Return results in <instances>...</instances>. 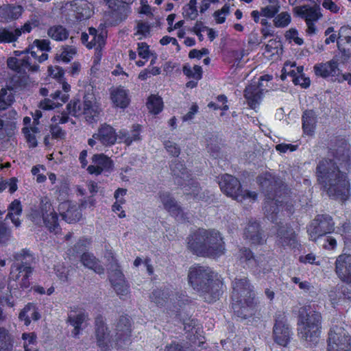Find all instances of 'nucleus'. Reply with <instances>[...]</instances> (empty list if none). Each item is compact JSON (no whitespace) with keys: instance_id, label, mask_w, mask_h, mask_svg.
<instances>
[{"instance_id":"f257e3e1","label":"nucleus","mask_w":351,"mask_h":351,"mask_svg":"<svg viewBox=\"0 0 351 351\" xmlns=\"http://www.w3.org/2000/svg\"><path fill=\"white\" fill-rule=\"evenodd\" d=\"M317 182L329 197L346 201L350 197V184L346 173L341 171L337 162L323 158L316 167Z\"/></svg>"},{"instance_id":"f03ea898","label":"nucleus","mask_w":351,"mask_h":351,"mask_svg":"<svg viewBox=\"0 0 351 351\" xmlns=\"http://www.w3.org/2000/svg\"><path fill=\"white\" fill-rule=\"evenodd\" d=\"M265 199L263 210L266 217L272 223L278 219V213L284 206V202L280 198L288 193L287 185L279 176L268 171L259 174L256 178Z\"/></svg>"},{"instance_id":"7ed1b4c3","label":"nucleus","mask_w":351,"mask_h":351,"mask_svg":"<svg viewBox=\"0 0 351 351\" xmlns=\"http://www.w3.org/2000/svg\"><path fill=\"white\" fill-rule=\"evenodd\" d=\"M188 249L201 257L219 258L226 252V244L221 233L215 229L199 228L187 237Z\"/></svg>"},{"instance_id":"20e7f679","label":"nucleus","mask_w":351,"mask_h":351,"mask_svg":"<svg viewBox=\"0 0 351 351\" xmlns=\"http://www.w3.org/2000/svg\"><path fill=\"white\" fill-rule=\"evenodd\" d=\"M95 335L97 346L104 351H110L112 348L120 350L123 346L130 343L132 334L131 319L127 315H121L115 325L116 335L113 338L101 315L95 320Z\"/></svg>"},{"instance_id":"39448f33","label":"nucleus","mask_w":351,"mask_h":351,"mask_svg":"<svg viewBox=\"0 0 351 351\" xmlns=\"http://www.w3.org/2000/svg\"><path fill=\"white\" fill-rule=\"evenodd\" d=\"M189 284L208 303L219 300L222 293L223 282L217 274L208 266L195 265L189 268Z\"/></svg>"},{"instance_id":"423d86ee","label":"nucleus","mask_w":351,"mask_h":351,"mask_svg":"<svg viewBox=\"0 0 351 351\" xmlns=\"http://www.w3.org/2000/svg\"><path fill=\"white\" fill-rule=\"evenodd\" d=\"M231 298L234 315L241 319H247L254 315L256 302L254 287L247 278H235Z\"/></svg>"},{"instance_id":"0eeeda50","label":"nucleus","mask_w":351,"mask_h":351,"mask_svg":"<svg viewBox=\"0 0 351 351\" xmlns=\"http://www.w3.org/2000/svg\"><path fill=\"white\" fill-rule=\"evenodd\" d=\"M298 334L310 344L315 345L322 332V315L311 310V306H304L298 311Z\"/></svg>"},{"instance_id":"6e6552de","label":"nucleus","mask_w":351,"mask_h":351,"mask_svg":"<svg viewBox=\"0 0 351 351\" xmlns=\"http://www.w3.org/2000/svg\"><path fill=\"white\" fill-rule=\"evenodd\" d=\"M170 169L172 175L175 177L177 184L186 191H189L186 192V195H191L197 199L204 198L201 195L199 196L201 189L199 183L189 172L184 161L173 160L170 164Z\"/></svg>"},{"instance_id":"1a4fd4ad","label":"nucleus","mask_w":351,"mask_h":351,"mask_svg":"<svg viewBox=\"0 0 351 351\" xmlns=\"http://www.w3.org/2000/svg\"><path fill=\"white\" fill-rule=\"evenodd\" d=\"M219 185L223 194L237 202H242L250 199L254 202L258 199L256 192L243 189L240 180L230 174L222 175L219 181Z\"/></svg>"},{"instance_id":"9d476101","label":"nucleus","mask_w":351,"mask_h":351,"mask_svg":"<svg viewBox=\"0 0 351 351\" xmlns=\"http://www.w3.org/2000/svg\"><path fill=\"white\" fill-rule=\"evenodd\" d=\"M335 223L328 214H317L306 226L310 241L317 242L320 238L334 232Z\"/></svg>"},{"instance_id":"9b49d317","label":"nucleus","mask_w":351,"mask_h":351,"mask_svg":"<svg viewBox=\"0 0 351 351\" xmlns=\"http://www.w3.org/2000/svg\"><path fill=\"white\" fill-rule=\"evenodd\" d=\"M336 328L339 332H336L335 328H331L328 332V350L351 351V336L343 329Z\"/></svg>"},{"instance_id":"f8f14e48","label":"nucleus","mask_w":351,"mask_h":351,"mask_svg":"<svg viewBox=\"0 0 351 351\" xmlns=\"http://www.w3.org/2000/svg\"><path fill=\"white\" fill-rule=\"evenodd\" d=\"M273 338L277 344L284 347L290 342L291 330L287 324L286 315L284 312H278L276 314Z\"/></svg>"},{"instance_id":"ddd939ff","label":"nucleus","mask_w":351,"mask_h":351,"mask_svg":"<svg viewBox=\"0 0 351 351\" xmlns=\"http://www.w3.org/2000/svg\"><path fill=\"white\" fill-rule=\"evenodd\" d=\"M89 35L93 36L91 41H89V50L94 48L95 54L93 57V65L91 71L100 64L102 56L103 49L106 45L107 32L101 30L100 34H97V30L93 27H89Z\"/></svg>"},{"instance_id":"4468645a","label":"nucleus","mask_w":351,"mask_h":351,"mask_svg":"<svg viewBox=\"0 0 351 351\" xmlns=\"http://www.w3.org/2000/svg\"><path fill=\"white\" fill-rule=\"evenodd\" d=\"M158 198L163 206V208L171 217L175 219H185L186 213L184 212L182 207L169 191H159Z\"/></svg>"},{"instance_id":"2eb2a0df","label":"nucleus","mask_w":351,"mask_h":351,"mask_svg":"<svg viewBox=\"0 0 351 351\" xmlns=\"http://www.w3.org/2000/svg\"><path fill=\"white\" fill-rule=\"evenodd\" d=\"M313 71L317 77L323 79L330 78L332 82H336V77L340 75L339 62L335 58L315 64L313 66Z\"/></svg>"},{"instance_id":"dca6fc26","label":"nucleus","mask_w":351,"mask_h":351,"mask_svg":"<svg viewBox=\"0 0 351 351\" xmlns=\"http://www.w3.org/2000/svg\"><path fill=\"white\" fill-rule=\"evenodd\" d=\"M33 272V267H22L19 265H11L9 278L17 282L20 288L27 289L31 285L29 277Z\"/></svg>"},{"instance_id":"f3484780","label":"nucleus","mask_w":351,"mask_h":351,"mask_svg":"<svg viewBox=\"0 0 351 351\" xmlns=\"http://www.w3.org/2000/svg\"><path fill=\"white\" fill-rule=\"evenodd\" d=\"M93 138H89V146L93 147L95 145V140L99 141L105 146L114 145L117 139V134L115 130L108 124L101 125L97 134H93Z\"/></svg>"},{"instance_id":"a211bd4d","label":"nucleus","mask_w":351,"mask_h":351,"mask_svg":"<svg viewBox=\"0 0 351 351\" xmlns=\"http://www.w3.org/2000/svg\"><path fill=\"white\" fill-rule=\"evenodd\" d=\"M336 141L337 148L334 152V158L340 167L349 172L351 170V157L348 142L344 138H338Z\"/></svg>"},{"instance_id":"6ab92c4d","label":"nucleus","mask_w":351,"mask_h":351,"mask_svg":"<svg viewBox=\"0 0 351 351\" xmlns=\"http://www.w3.org/2000/svg\"><path fill=\"white\" fill-rule=\"evenodd\" d=\"M335 272L341 281L351 284V254H341L337 258Z\"/></svg>"},{"instance_id":"aec40b11","label":"nucleus","mask_w":351,"mask_h":351,"mask_svg":"<svg viewBox=\"0 0 351 351\" xmlns=\"http://www.w3.org/2000/svg\"><path fill=\"white\" fill-rule=\"evenodd\" d=\"M93 165H89V174L99 175L103 171L112 170L113 161L104 154H94L92 157Z\"/></svg>"},{"instance_id":"412c9836","label":"nucleus","mask_w":351,"mask_h":351,"mask_svg":"<svg viewBox=\"0 0 351 351\" xmlns=\"http://www.w3.org/2000/svg\"><path fill=\"white\" fill-rule=\"evenodd\" d=\"M239 253V261L245 264L247 268L258 270L262 267V255L255 256L254 252L246 247H241Z\"/></svg>"},{"instance_id":"4be33fe9","label":"nucleus","mask_w":351,"mask_h":351,"mask_svg":"<svg viewBox=\"0 0 351 351\" xmlns=\"http://www.w3.org/2000/svg\"><path fill=\"white\" fill-rule=\"evenodd\" d=\"M110 282L120 298L126 295L129 293L130 286L125 280L124 274L121 269L117 268L112 271L110 276Z\"/></svg>"},{"instance_id":"5701e85b","label":"nucleus","mask_w":351,"mask_h":351,"mask_svg":"<svg viewBox=\"0 0 351 351\" xmlns=\"http://www.w3.org/2000/svg\"><path fill=\"white\" fill-rule=\"evenodd\" d=\"M59 210L62 219L69 223H74L82 217V212L80 207L72 204L69 202H64L60 204Z\"/></svg>"},{"instance_id":"b1692460","label":"nucleus","mask_w":351,"mask_h":351,"mask_svg":"<svg viewBox=\"0 0 351 351\" xmlns=\"http://www.w3.org/2000/svg\"><path fill=\"white\" fill-rule=\"evenodd\" d=\"M277 237L283 246L295 247L298 244L297 234L293 229L287 224H278L277 229Z\"/></svg>"},{"instance_id":"393cba45","label":"nucleus","mask_w":351,"mask_h":351,"mask_svg":"<svg viewBox=\"0 0 351 351\" xmlns=\"http://www.w3.org/2000/svg\"><path fill=\"white\" fill-rule=\"evenodd\" d=\"M244 238L249 240L252 245H263L265 239L261 231V225L256 221H250L244 230Z\"/></svg>"},{"instance_id":"a878e982","label":"nucleus","mask_w":351,"mask_h":351,"mask_svg":"<svg viewBox=\"0 0 351 351\" xmlns=\"http://www.w3.org/2000/svg\"><path fill=\"white\" fill-rule=\"evenodd\" d=\"M110 98L115 108L125 109L130 104L129 90L121 86L110 90Z\"/></svg>"},{"instance_id":"bb28decb","label":"nucleus","mask_w":351,"mask_h":351,"mask_svg":"<svg viewBox=\"0 0 351 351\" xmlns=\"http://www.w3.org/2000/svg\"><path fill=\"white\" fill-rule=\"evenodd\" d=\"M337 47L345 60L351 58V29L341 28L337 40Z\"/></svg>"},{"instance_id":"cd10ccee","label":"nucleus","mask_w":351,"mask_h":351,"mask_svg":"<svg viewBox=\"0 0 351 351\" xmlns=\"http://www.w3.org/2000/svg\"><path fill=\"white\" fill-rule=\"evenodd\" d=\"M182 72L189 79H193L186 82L187 88H193L197 86V82L202 78L203 70L201 66L195 65L193 68L189 64H184L182 66Z\"/></svg>"},{"instance_id":"c85d7f7f","label":"nucleus","mask_w":351,"mask_h":351,"mask_svg":"<svg viewBox=\"0 0 351 351\" xmlns=\"http://www.w3.org/2000/svg\"><path fill=\"white\" fill-rule=\"evenodd\" d=\"M317 123V115L313 110H306L302 115V127L305 134L313 136Z\"/></svg>"},{"instance_id":"c756f323","label":"nucleus","mask_w":351,"mask_h":351,"mask_svg":"<svg viewBox=\"0 0 351 351\" xmlns=\"http://www.w3.org/2000/svg\"><path fill=\"white\" fill-rule=\"evenodd\" d=\"M22 11L23 8L21 5H3L0 7V21L2 23H8L17 19L21 15Z\"/></svg>"},{"instance_id":"7c9ffc66","label":"nucleus","mask_w":351,"mask_h":351,"mask_svg":"<svg viewBox=\"0 0 351 351\" xmlns=\"http://www.w3.org/2000/svg\"><path fill=\"white\" fill-rule=\"evenodd\" d=\"M142 126L138 123L133 124L130 132L126 130L119 131V138L128 146L134 141L141 140Z\"/></svg>"},{"instance_id":"2f4dec72","label":"nucleus","mask_w":351,"mask_h":351,"mask_svg":"<svg viewBox=\"0 0 351 351\" xmlns=\"http://www.w3.org/2000/svg\"><path fill=\"white\" fill-rule=\"evenodd\" d=\"M296 14L304 19L305 21L316 22L322 16L321 12L315 7L300 6L295 8Z\"/></svg>"},{"instance_id":"473e14b6","label":"nucleus","mask_w":351,"mask_h":351,"mask_svg":"<svg viewBox=\"0 0 351 351\" xmlns=\"http://www.w3.org/2000/svg\"><path fill=\"white\" fill-rule=\"evenodd\" d=\"M7 65L9 69L16 73H25L27 69L29 66V57L25 56L21 59L10 57L7 60Z\"/></svg>"},{"instance_id":"72a5a7b5","label":"nucleus","mask_w":351,"mask_h":351,"mask_svg":"<svg viewBox=\"0 0 351 351\" xmlns=\"http://www.w3.org/2000/svg\"><path fill=\"white\" fill-rule=\"evenodd\" d=\"M14 262L12 265H19L21 267H33L34 257L29 250L23 249L13 255Z\"/></svg>"},{"instance_id":"f704fd0d","label":"nucleus","mask_w":351,"mask_h":351,"mask_svg":"<svg viewBox=\"0 0 351 351\" xmlns=\"http://www.w3.org/2000/svg\"><path fill=\"white\" fill-rule=\"evenodd\" d=\"M127 193V189L123 188H118L114 192L115 202L112 206V210L114 213L117 214L119 218H124L125 213L123 210L122 205L125 203L124 196Z\"/></svg>"},{"instance_id":"c9c22d12","label":"nucleus","mask_w":351,"mask_h":351,"mask_svg":"<svg viewBox=\"0 0 351 351\" xmlns=\"http://www.w3.org/2000/svg\"><path fill=\"white\" fill-rule=\"evenodd\" d=\"M171 290L165 287L163 289H154L150 294L152 302H154L158 306H164L168 302L171 295Z\"/></svg>"},{"instance_id":"e433bc0d","label":"nucleus","mask_w":351,"mask_h":351,"mask_svg":"<svg viewBox=\"0 0 351 351\" xmlns=\"http://www.w3.org/2000/svg\"><path fill=\"white\" fill-rule=\"evenodd\" d=\"M21 36V32L19 28L0 27V43H15Z\"/></svg>"},{"instance_id":"4c0bfd02","label":"nucleus","mask_w":351,"mask_h":351,"mask_svg":"<svg viewBox=\"0 0 351 351\" xmlns=\"http://www.w3.org/2000/svg\"><path fill=\"white\" fill-rule=\"evenodd\" d=\"M22 213V206L20 201L15 199L8 206V213L5 219H10L16 227L21 226V221L19 219Z\"/></svg>"},{"instance_id":"58836bf2","label":"nucleus","mask_w":351,"mask_h":351,"mask_svg":"<svg viewBox=\"0 0 351 351\" xmlns=\"http://www.w3.org/2000/svg\"><path fill=\"white\" fill-rule=\"evenodd\" d=\"M87 244L88 241L86 239L79 240L74 245L72 253L73 256L80 259L85 267L88 266Z\"/></svg>"},{"instance_id":"ea45409f","label":"nucleus","mask_w":351,"mask_h":351,"mask_svg":"<svg viewBox=\"0 0 351 351\" xmlns=\"http://www.w3.org/2000/svg\"><path fill=\"white\" fill-rule=\"evenodd\" d=\"M262 90L255 86H250L246 88L245 90L244 96L247 99V104L252 109L255 108L257 104H259L262 97Z\"/></svg>"},{"instance_id":"a19ab883","label":"nucleus","mask_w":351,"mask_h":351,"mask_svg":"<svg viewBox=\"0 0 351 351\" xmlns=\"http://www.w3.org/2000/svg\"><path fill=\"white\" fill-rule=\"evenodd\" d=\"M146 106L151 114L157 115L162 111L164 103L161 97L152 94L147 98Z\"/></svg>"},{"instance_id":"79ce46f5","label":"nucleus","mask_w":351,"mask_h":351,"mask_svg":"<svg viewBox=\"0 0 351 351\" xmlns=\"http://www.w3.org/2000/svg\"><path fill=\"white\" fill-rule=\"evenodd\" d=\"M14 337L3 327H0V351H12Z\"/></svg>"},{"instance_id":"37998d69","label":"nucleus","mask_w":351,"mask_h":351,"mask_svg":"<svg viewBox=\"0 0 351 351\" xmlns=\"http://www.w3.org/2000/svg\"><path fill=\"white\" fill-rule=\"evenodd\" d=\"M111 10L113 16L120 21L125 20L127 16L126 8L118 4V0H104Z\"/></svg>"},{"instance_id":"c03bdc74","label":"nucleus","mask_w":351,"mask_h":351,"mask_svg":"<svg viewBox=\"0 0 351 351\" xmlns=\"http://www.w3.org/2000/svg\"><path fill=\"white\" fill-rule=\"evenodd\" d=\"M84 320V315L82 313H77L71 311L68 316V322L74 327L72 334L76 337L80 332V325Z\"/></svg>"},{"instance_id":"a18cd8bd","label":"nucleus","mask_w":351,"mask_h":351,"mask_svg":"<svg viewBox=\"0 0 351 351\" xmlns=\"http://www.w3.org/2000/svg\"><path fill=\"white\" fill-rule=\"evenodd\" d=\"M47 33L49 36L58 41L64 40L69 36V32L66 29L61 25L50 27Z\"/></svg>"},{"instance_id":"49530a36","label":"nucleus","mask_w":351,"mask_h":351,"mask_svg":"<svg viewBox=\"0 0 351 351\" xmlns=\"http://www.w3.org/2000/svg\"><path fill=\"white\" fill-rule=\"evenodd\" d=\"M14 101L12 90L1 88L0 90V110H5Z\"/></svg>"},{"instance_id":"de8ad7c7","label":"nucleus","mask_w":351,"mask_h":351,"mask_svg":"<svg viewBox=\"0 0 351 351\" xmlns=\"http://www.w3.org/2000/svg\"><path fill=\"white\" fill-rule=\"evenodd\" d=\"M84 108H82L81 103L80 100H73L71 101L69 104L67 105V110L69 114H71L74 117H79L81 114L84 113L86 110L85 106H87L86 101H84Z\"/></svg>"},{"instance_id":"09e8293b","label":"nucleus","mask_w":351,"mask_h":351,"mask_svg":"<svg viewBox=\"0 0 351 351\" xmlns=\"http://www.w3.org/2000/svg\"><path fill=\"white\" fill-rule=\"evenodd\" d=\"M75 18L79 21L84 20L87 18V1L86 0H75Z\"/></svg>"},{"instance_id":"8fccbe9b","label":"nucleus","mask_w":351,"mask_h":351,"mask_svg":"<svg viewBox=\"0 0 351 351\" xmlns=\"http://www.w3.org/2000/svg\"><path fill=\"white\" fill-rule=\"evenodd\" d=\"M45 226L50 230L56 234L60 230L59 224L58 222V215L56 213L49 215L43 218V223Z\"/></svg>"},{"instance_id":"3c124183","label":"nucleus","mask_w":351,"mask_h":351,"mask_svg":"<svg viewBox=\"0 0 351 351\" xmlns=\"http://www.w3.org/2000/svg\"><path fill=\"white\" fill-rule=\"evenodd\" d=\"M291 17L287 12H282L276 15L274 19V25L276 27H285L289 25Z\"/></svg>"},{"instance_id":"603ef678","label":"nucleus","mask_w":351,"mask_h":351,"mask_svg":"<svg viewBox=\"0 0 351 351\" xmlns=\"http://www.w3.org/2000/svg\"><path fill=\"white\" fill-rule=\"evenodd\" d=\"M39 209L44 218L55 213L54 209L47 197H43L40 199Z\"/></svg>"},{"instance_id":"864d4df0","label":"nucleus","mask_w":351,"mask_h":351,"mask_svg":"<svg viewBox=\"0 0 351 351\" xmlns=\"http://www.w3.org/2000/svg\"><path fill=\"white\" fill-rule=\"evenodd\" d=\"M285 37L289 43L293 42L298 45H302L304 43L303 39L298 36V31L295 28L287 30L285 34Z\"/></svg>"},{"instance_id":"5fc2aeb1","label":"nucleus","mask_w":351,"mask_h":351,"mask_svg":"<svg viewBox=\"0 0 351 351\" xmlns=\"http://www.w3.org/2000/svg\"><path fill=\"white\" fill-rule=\"evenodd\" d=\"M280 5H269L265 7L261 8V16L271 19L276 16L277 13L279 12Z\"/></svg>"},{"instance_id":"6e6d98bb","label":"nucleus","mask_w":351,"mask_h":351,"mask_svg":"<svg viewBox=\"0 0 351 351\" xmlns=\"http://www.w3.org/2000/svg\"><path fill=\"white\" fill-rule=\"evenodd\" d=\"M217 100L219 102H221L223 104V106L221 107L219 106L217 104H216L213 101H210L208 104V107L209 108L213 109L215 110L220 109L223 111H227L229 109V106L227 105L228 103V98L225 95H219L217 97Z\"/></svg>"},{"instance_id":"4d7b16f0","label":"nucleus","mask_w":351,"mask_h":351,"mask_svg":"<svg viewBox=\"0 0 351 351\" xmlns=\"http://www.w3.org/2000/svg\"><path fill=\"white\" fill-rule=\"evenodd\" d=\"M164 147L167 152L173 157L177 158L180 154V147L174 142L166 141L164 142Z\"/></svg>"},{"instance_id":"13d9d810","label":"nucleus","mask_w":351,"mask_h":351,"mask_svg":"<svg viewBox=\"0 0 351 351\" xmlns=\"http://www.w3.org/2000/svg\"><path fill=\"white\" fill-rule=\"evenodd\" d=\"M230 6L226 3L220 10L215 11L213 16L215 19L216 23L222 24L226 21V17L222 15H226L229 13Z\"/></svg>"},{"instance_id":"bf43d9fd","label":"nucleus","mask_w":351,"mask_h":351,"mask_svg":"<svg viewBox=\"0 0 351 351\" xmlns=\"http://www.w3.org/2000/svg\"><path fill=\"white\" fill-rule=\"evenodd\" d=\"M75 49L71 46H66L63 49L62 52L60 55V60L64 62H69L71 60L73 56L75 54Z\"/></svg>"},{"instance_id":"052dcab7","label":"nucleus","mask_w":351,"mask_h":351,"mask_svg":"<svg viewBox=\"0 0 351 351\" xmlns=\"http://www.w3.org/2000/svg\"><path fill=\"white\" fill-rule=\"evenodd\" d=\"M183 16L186 19L195 20L198 16L197 8L185 5L183 7Z\"/></svg>"},{"instance_id":"680f3d73","label":"nucleus","mask_w":351,"mask_h":351,"mask_svg":"<svg viewBox=\"0 0 351 351\" xmlns=\"http://www.w3.org/2000/svg\"><path fill=\"white\" fill-rule=\"evenodd\" d=\"M138 56L145 60H148L150 56L149 46L145 42L138 43Z\"/></svg>"},{"instance_id":"e2e57ef3","label":"nucleus","mask_w":351,"mask_h":351,"mask_svg":"<svg viewBox=\"0 0 351 351\" xmlns=\"http://www.w3.org/2000/svg\"><path fill=\"white\" fill-rule=\"evenodd\" d=\"M17 180L16 178H12L8 181L0 182V191H3L6 188H9V191L11 193L15 192L17 190Z\"/></svg>"},{"instance_id":"0e129e2a","label":"nucleus","mask_w":351,"mask_h":351,"mask_svg":"<svg viewBox=\"0 0 351 351\" xmlns=\"http://www.w3.org/2000/svg\"><path fill=\"white\" fill-rule=\"evenodd\" d=\"M43 217L39 208L32 209L29 219L35 224L40 226L43 223Z\"/></svg>"},{"instance_id":"69168bd1","label":"nucleus","mask_w":351,"mask_h":351,"mask_svg":"<svg viewBox=\"0 0 351 351\" xmlns=\"http://www.w3.org/2000/svg\"><path fill=\"white\" fill-rule=\"evenodd\" d=\"M26 313H27L28 314V317L30 322L32 319L36 321L40 318V315L38 312L36 306L32 304H28L26 306Z\"/></svg>"},{"instance_id":"338daca9","label":"nucleus","mask_w":351,"mask_h":351,"mask_svg":"<svg viewBox=\"0 0 351 351\" xmlns=\"http://www.w3.org/2000/svg\"><path fill=\"white\" fill-rule=\"evenodd\" d=\"M293 84L299 85L303 88H307L311 85V80L308 77H306L305 75H299L298 77L294 78Z\"/></svg>"},{"instance_id":"774afa93","label":"nucleus","mask_w":351,"mask_h":351,"mask_svg":"<svg viewBox=\"0 0 351 351\" xmlns=\"http://www.w3.org/2000/svg\"><path fill=\"white\" fill-rule=\"evenodd\" d=\"M164 351H186L182 343L173 341L165 346Z\"/></svg>"}]
</instances>
